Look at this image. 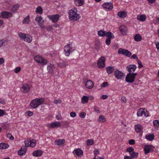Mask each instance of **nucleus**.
<instances>
[{
  "label": "nucleus",
  "mask_w": 159,
  "mask_h": 159,
  "mask_svg": "<svg viewBox=\"0 0 159 159\" xmlns=\"http://www.w3.org/2000/svg\"><path fill=\"white\" fill-rule=\"evenodd\" d=\"M36 12L37 13L42 14L43 13V9L40 7H38L36 8Z\"/></svg>",
  "instance_id": "nucleus-40"
},
{
  "label": "nucleus",
  "mask_w": 159,
  "mask_h": 159,
  "mask_svg": "<svg viewBox=\"0 0 159 159\" xmlns=\"http://www.w3.org/2000/svg\"><path fill=\"white\" fill-rule=\"evenodd\" d=\"M142 39V37L139 34H137L134 36V39L136 41H140Z\"/></svg>",
  "instance_id": "nucleus-27"
},
{
  "label": "nucleus",
  "mask_w": 159,
  "mask_h": 159,
  "mask_svg": "<svg viewBox=\"0 0 159 159\" xmlns=\"http://www.w3.org/2000/svg\"><path fill=\"white\" fill-rule=\"evenodd\" d=\"M75 3L78 6H81L84 3V0H75Z\"/></svg>",
  "instance_id": "nucleus-32"
},
{
  "label": "nucleus",
  "mask_w": 159,
  "mask_h": 159,
  "mask_svg": "<svg viewBox=\"0 0 159 159\" xmlns=\"http://www.w3.org/2000/svg\"><path fill=\"white\" fill-rule=\"evenodd\" d=\"M54 69V65L53 64H50V65L47 67V70L48 72L50 74H52L53 72V70Z\"/></svg>",
  "instance_id": "nucleus-21"
},
{
  "label": "nucleus",
  "mask_w": 159,
  "mask_h": 159,
  "mask_svg": "<svg viewBox=\"0 0 159 159\" xmlns=\"http://www.w3.org/2000/svg\"><path fill=\"white\" fill-rule=\"evenodd\" d=\"M26 114H27V115L28 116H31L33 115V112H32L30 111H28L26 112Z\"/></svg>",
  "instance_id": "nucleus-54"
},
{
  "label": "nucleus",
  "mask_w": 159,
  "mask_h": 159,
  "mask_svg": "<svg viewBox=\"0 0 159 159\" xmlns=\"http://www.w3.org/2000/svg\"><path fill=\"white\" fill-rule=\"evenodd\" d=\"M133 76H132V75H131V73H128L126 75L125 77V81L126 82L132 83L133 82H131L132 80H133Z\"/></svg>",
  "instance_id": "nucleus-17"
},
{
  "label": "nucleus",
  "mask_w": 159,
  "mask_h": 159,
  "mask_svg": "<svg viewBox=\"0 0 159 159\" xmlns=\"http://www.w3.org/2000/svg\"><path fill=\"white\" fill-rule=\"evenodd\" d=\"M20 90L23 93H26L29 92L30 87L29 85L26 84H23L20 88Z\"/></svg>",
  "instance_id": "nucleus-8"
},
{
  "label": "nucleus",
  "mask_w": 159,
  "mask_h": 159,
  "mask_svg": "<svg viewBox=\"0 0 159 159\" xmlns=\"http://www.w3.org/2000/svg\"><path fill=\"white\" fill-rule=\"evenodd\" d=\"M94 143V141L93 140L91 139H88L87 140V144L88 145H91L93 144Z\"/></svg>",
  "instance_id": "nucleus-45"
},
{
  "label": "nucleus",
  "mask_w": 159,
  "mask_h": 159,
  "mask_svg": "<svg viewBox=\"0 0 159 159\" xmlns=\"http://www.w3.org/2000/svg\"><path fill=\"white\" fill-rule=\"evenodd\" d=\"M52 26L51 25H48L46 27V29L48 31H52Z\"/></svg>",
  "instance_id": "nucleus-49"
},
{
  "label": "nucleus",
  "mask_w": 159,
  "mask_h": 159,
  "mask_svg": "<svg viewBox=\"0 0 159 159\" xmlns=\"http://www.w3.org/2000/svg\"><path fill=\"white\" fill-rule=\"evenodd\" d=\"M118 53V54H122L128 57H130L131 55L130 52L128 50L123 49L122 48H120L119 49Z\"/></svg>",
  "instance_id": "nucleus-6"
},
{
  "label": "nucleus",
  "mask_w": 159,
  "mask_h": 159,
  "mask_svg": "<svg viewBox=\"0 0 159 159\" xmlns=\"http://www.w3.org/2000/svg\"><path fill=\"white\" fill-rule=\"evenodd\" d=\"M137 18L138 20L143 21L145 20L146 17L145 15H142L140 16L138 15L137 16Z\"/></svg>",
  "instance_id": "nucleus-30"
},
{
  "label": "nucleus",
  "mask_w": 159,
  "mask_h": 159,
  "mask_svg": "<svg viewBox=\"0 0 159 159\" xmlns=\"http://www.w3.org/2000/svg\"><path fill=\"white\" fill-rule=\"evenodd\" d=\"M21 70L20 67H17L15 69L14 72L16 73H18Z\"/></svg>",
  "instance_id": "nucleus-55"
},
{
  "label": "nucleus",
  "mask_w": 159,
  "mask_h": 159,
  "mask_svg": "<svg viewBox=\"0 0 159 159\" xmlns=\"http://www.w3.org/2000/svg\"><path fill=\"white\" fill-rule=\"evenodd\" d=\"M102 7L106 10H111L113 7V4L110 2H106L102 5Z\"/></svg>",
  "instance_id": "nucleus-12"
},
{
  "label": "nucleus",
  "mask_w": 159,
  "mask_h": 159,
  "mask_svg": "<svg viewBox=\"0 0 159 159\" xmlns=\"http://www.w3.org/2000/svg\"><path fill=\"white\" fill-rule=\"evenodd\" d=\"M61 100L60 99L58 100H55L53 101V102L56 104H57L58 103H61Z\"/></svg>",
  "instance_id": "nucleus-48"
},
{
  "label": "nucleus",
  "mask_w": 159,
  "mask_h": 159,
  "mask_svg": "<svg viewBox=\"0 0 159 159\" xmlns=\"http://www.w3.org/2000/svg\"><path fill=\"white\" fill-rule=\"evenodd\" d=\"M27 148L26 146H22L18 151V154L20 156L25 155L26 152Z\"/></svg>",
  "instance_id": "nucleus-13"
},
{
  "label": "nucleus",
  "mask_w": 159,
  "mask_h": 159,
  "mask_svg": "<svg viewBox=\"0 0 159 159\" xmlns=\"http://www.w3.org/2000/svg\"><path fill=\"white\" fill-rule=\"evenodd\" d=\"M121 100L123 102L125 103L126 101V98L125 97L122 96L121 98Z\"/></svg>",
  "instance_id": "nucleus-63"
},
{
  "label": "nucleus",
  "mask_w": 159,
  "mask_h": 159,
  "mask_svg": "<svg viewBox=\"0 0 159 159\" xmlns=\"http://www.w3.org/2000/svg\"><path fill=\"white\" fill-rule=\"evenodd\" d=\"M3 128L6 130H8L9 129V125L7 124H6L3 126Z\"/></svg>",
  "instance_id": "nucleus-58"
},
{
  "label": "nucleus",
  "mask_w": 159,
  "mask_h": 159,
  "mask_svg": "<svg viewBox=\"0 0 159 159\" xmlns=\"http://www.w3.org/2000/svg\"><path fill=\"white\" fill-rule=\"evenodd\" d=\"M132 159L136 158L138 157V153L137 152H132L130 154Z\"/></svg>",
  "instance_id": "nucleus-39"
},
{
  "label": "nucleus",
  "mask_w": 159,
  "mask_h": 159,
  "mask_svg": "<svg viewBox=\"0 0 159 159\" xmlns=\"http://www.w3.org/2000/svg\"><path fill=\"white\" fill-rule=\"evenodd\" d=\"M75 154L77 156H81L83 154V151L80 149L78 148L74 151Z\"/></svg>",
  "instance_id": "nucleus-31"
},
{
  "label": "nucleus",
  "mask_w": 159,
  "mask_h": 159,
  "mask_svg": "<svg viewBox=\"0 0 159 159\" xmlns=\"http://www.w3.org/2000/svg\"><path fill=\"white\" fill-rule=\"evenodd\" d=\"M85 115L86 113L85 112H82L80 114V116L82 118H84Z\"/></svg>",
  "instance_id": "nucleus-59"
},
{
  "label": "nucleus",
  "mask_w": 159,
  "mask_h": 159,
  "mask_svg": "<svg viewBox=\"0 0 159 159\" xmlns=\"http://www.w3.org/2000/svg\"><path fill=\"white\" fill-rule=\"evenodd\" d=\"M115 76L118 79H119L124 76L123 73L118 70H116L114 72Z\"/></svg>",
  "instance_id": "nucleus-11"
},
{
  "label": "nucleus",
  "mask_w": 159,
  "mask_h": 159,
  "mask_svg": "<svg viewBox=\"0 0 159 159\" xmlns=\"http://www.w3.org/2000/svg\"><path fill=\"white\" fill-rule=\"evenodd\" d=\"M129 143L130 145H134L135 144V140L134 139H130L129 141Z\"/></svg>",
  "instance_id": "nucleus-57"
},
{
  "label": "nucleus",
  "mask_w": 159,
  "mask_h": 159,
  "mask_svg": "<svg viewBox=\"0 0 159 159\" xmlns=\"http://www.w3.org/2000/svg\"><path fill=\"white\" fill-rule=\"evenodd\" d=\"M61 126V124L58 122H54L51 124V127L53 128H58Z\"/></svg>",
  "instance_id": "nucleus-19"
},
{
  "label": "nucleus",
  "mask_w": 159,
  "mask_h": 159,
  "mask_svg": "<svg viewBox=\"0 0 159 159\" xmlns=\"http://www.w3.org/2000/svg\"><path fill=\"white\" fill-rule=\"evenodd\" d=\"M137 61H138V63L139 65L138 68H141L143 67V66L142 64L141 61L140 60H139V59H138Z\"/></svg>",
  "instance_id": "nucleus-47"
},
{
  "label": "nucleus",
  "mask_w": 159,
  "mask_h": 159,
  "mask_svg": "<svg viewBox=\"0 0 159 159\" xmlns=\"http://www.w3.org/2000/svg\"><path fill=\"white\" fill-rule=\"evenodd\" d=\"M42 18L41 16H39V17H37L35 18V20L36 21H38V22H39L40 21H42Z\"/></svg>",
  "instance_id": "nucleus-53"
},
{
  "label": "nucleus",
  "mask_w": 159,
  "mask_h": 159,
  "mask_svg": "<svg viewBox=\"0 0 159 159\" xmlns=\"http://www.w3.org/2000/svg\"><path fill=\"white\" fill-rule=\"evenodd\" d=\"M108 85V83L107 82H104L101 85V86L102 87H106Z\"/></svg>",
  "instance_id": "nucleus-52"
},
{
  "label": "nucleus",
  "mask_w": 159,
  "mask_h": 159,
  "mask_svg": "<svg viewBox=\"0 0 159 159\" xmlns=\"http://www.w3.org/2000/svg\"><path fill=\"white\" fill-rule=\"evenodd\" d=\"M118 15V16L121 18H123L125 17L126 15V13L124 11L119 12Z\"/></svg>",
  "instance_id": "nucleus-36"
},
{
  "label": "nucleus",
  "mask_w": 159,
  "mask_h": 159,
  "mask_svg": "<svg viewBox=\"0 0 159 159\" xmlns=\"http://www.w3.org/2000/svg\"><path fill=\"white\" fill-rule=\"evenodd\" d=\"M154 146L152 145H146L144 146V150L145 155H147L149 152H152L154 151Z\"/></svg>",
  "instance_id": "nucleus-4"
},
{
  "label": "nucleus",
  "mask_w": 159,
  "mask_h": 159,
  "mask_svg": "<svg viewBox=\"0 0 159 159\" xmlns=\"http://www.w3.org/2000/svg\"><path fill=\"white\" fill-rule=\"evenodd\" d=\"M24 40L28 43H30L32 41V37L30 35L26 34Z\"/></svg>",
  "instance_id": "nucleus-33"
},
{
  "label": "nucleus",
  "mask_w": 159,
  "mask_h": 159,
  "mask_svg": "<svg viewBox=\"0 0 159 159\" xmlns=\"http://www.w3.org/2000/svg\"><path fill=\"white\" fill-rule=\"evenodd\" d=\"M105 58L103 57H101L98 60V67L100 68H102L105 66Z\"/></svg>",
  "instance_id": "nucleus-7"
},
{
  "label": "nucleus",
  "mask_w": 159,
  "mask_h": 159,
  "mask_svg": "<svg viewBox=\"0 0 159 159\" xmlns=\"http://www.w3.org/2000/svg\"><path fill=\"white\" fill-rule=\"evenodd\" d=\"M108 98V96L107 95H103L101 96V98L102 99H105Z\"/></svg>",
  "instance_id": "nucleus-62"
},
{
  "label": "nucleus",
  "mask_w": 159,
  "mask_h": 159,
  "mask_svg": "<svg viewBox=\"0 0 159 159\" xmlns=\"http://www.w3.org/2000/svg\"><path fill=\"white\" fill-rule=\"evenodd\" d=\"M57 65L59 67L63 68L65 67L66 66H67L68 64L66 62L63 61L58 63L57 64Z\"/></svg>",
  "instance_id": "nucleus-22"
},
{
  "label": "nucleus",
  "mask_w": 159,
  "mask_h": 159,
  "mask_svg": "<svg viewBox=\"0 0 159 159\" xmlns=\"http://www.w3.org/2000/svg\"><path fill=\"white\" fill-rule=\"evenodd\" d=\"M85 85L87 88L91 89L93 87V83L92 81L88 80L86 82Z\"/></svg>",
  "instance_id": "nucleus-16"
},
{
  "label": "nucleus",
  "mask_w": 159,
  "mask_h": 159,
  "mask_svg": "<svg viewBox=\"0 0 159 159\" xmlns=\"http://www.w3.org/2000/svg\"><path fill=\"white\" fill-rule=\"evenodd\" d=\"M44 100L43 98H36L30 102V107L34 109L37 108L40 105L43 104Z\"/></svg>",
  "instance_id": "nucleus-2"
},
{
  "label": "nucleus",
  "mask_w": 159,
  "mask_h": 159,
  "mask_svg": "<svg viewBox=\"0 0 159 159\" xmlns=\"http://www.w3.org/2000/svg\"><path fill=\"white\" fill-rule=\"evenodd\" d=\"M70 116L71 117H74L76 116V114L75 112H72L70 113Z\"/></svg>",
  "instance_id": "nucleus-61"
},
{
  "label": "nucleus",
  "mask_w": 159,
  "mask_h": 159,
  "mask_svg": "<svg viewBox=\"0 0 159 159\" xmlns=\"http://www.w3.org/2000/svg\"><path fill=\"white\" fill-rule=\"evenodd\" d=\"M30 21V16L28 15L23 20V24H28Z\"/></svg>",
  "instance_id": "nucleus-24"
},
{
  "label": "nucleus",
  "mask_w": 159,
  "mask_h": 159,
  "mask_svg": "<svg viewBox=\"0 0 159 159\" xmlns=\"http://www.w3.org/2000/svg\"><path fill=\"white\" fill-rule=\"evenodd\" d=\"M30 143V146L31 147H34L36 144L35 143V141L34 140H30L29 141Z\"/></svg>",
  "instance_id": "nucleus-43"
},
{
  "label": "nucleus",
  "mask_w": 159,
  "mask_h": 159,
  "mask_svg": "<svg viewBox=\"0 0 159 159\" xmlns=\"http://www.w3.org/2000/svg\"><path fill=\"white\" fill-rule=\"evenodd\" d=\"M4 113L5 112L3 110L0 109V116L3 115Z\"/></svg>",
  "instance_id": "nucleus-64"
},
{
  "label": "nucleus",
  "mask_w": 159,
  "mask_h": 159,
  "mask_svg": "<svg viewBox=\"0 0 159 159\" xmlns=\"http://www.w3.org/2000/svg\"><path fill=\"white\" fill-rule=\"evenodd\" d=\"M111 39L109 38H107L106 40V43L107 45H109L110 44Z\"/></svg>",
  "instance_id": "nucleus-50"
},
{
  "label": "nucleus",
  "mask_w": 159,
  "mask_h": 159,
  "mask_svg": "<svg viewBox=\"0 0 159 159\" xmlns=\"http://www.w3.org/2000/svg\"><path fill=\"white\" fill-rule=\"evenodd\" d=\"M105 36H106L107 38H109L110 39H113L114 37L112 34L110 32L106 31Z\"/></svg>",
  "instance_id": "nucleus-29"
},
{
  "label": "nucleus",
  "mask_w": 159,
  "mask_h": 159,
  "mask_svg": "<svg viewBox=\"0 0 159 159\" xmlns=\"http://www.w3.org/2000/svg\"><path fill=\"white\" fill-rule=\"evenodd\" d=\"M126 151L127 152H129V154H130V153H131L132 152H133L134 151V149L132 147H129L128 148L126 149Z\"/></svg>",
  "instance_id": "nucleus-44"
},
{
  "label": "nucleus",
  "mask_w": 159,
  "mask_h": 159,
  "mask_svg": "<svg viewBox=\"0 0 159 159\" xmlns=\"http://www.w3.org/2000/svg\"><path fill=\"white\" fill-rule=\"evenodd\" d=\"M153 125L155 126H158L159 125V122L158 120H156L153 121Z\"/></svg>",
  "instance_id": "nucleus-46"
},
{
  "label": "nucleus",
  "mask_w": 159,
  "mask_h": 159,
  "mask_svg": "<svg viewBox=\"0 0 159 159\" xmlns=\"http://www.w3.org/2000/svg\"><path fill=\"white\" fill-rule=\"evenodd\" d=\"M119 29L120 32L123 35H125L127 32V28L124 25H121Z\"/></svg>",
  "instance_id": "nucleus-14"
},
{
  "label": "nucleus",
  "mask_w": 159,
  "mask_h": 159,
  "mask_svg": "<svg viewBox=\"0 0 159 159\" xmlns=\"http://www.w3.org/2000/svg\"><path fill=\"white\" fill-rule=\"evenodd\" d=\"M2 143L3 144V145L2 149H6L9 147V145L7 143Z\"/></svg>",
  "instance_id": "nucleus-51"
},
{
  "label": "nucleus",
  "mask_w": 159,
  "mask_h": 159,
  "mask_svg": "<svg viewBox=\"0 0 159 159\" xmlns=\"http://www.w3.org/2000/svg\"><path fill=\"white\" fill-rule=\"evenodd\" d=\"M10 14V13L8 11H3L1 14L2 17L3 18H8Z\"/></svg>",
  "instance_id": "nucleus-20"
},
{
  "label": "nucleus",
  "mask_w": 159,
  "mask_h": 159,
  "mask_svg": "<svg viewBox=\"0 0 159 159\" xmlns=\"http://www.w3.org/2000/svg\"><path fill=\"white\" fill-rule=\"evenodd\" d=\"M75 49L70 46V44H68L65 46L64 48L65 55L66 56H68Z\"/></svg>",
  "instance_id": "nucleus-3"
},
{
  "label": "nucleus",
  "mask_w": 159,
  "mask_h": 159,
  "mask_svg": "<svg viewBox=\"0 0 159 159\" xmlns=\"http://www.w3.org/2000/svg\"><path fill=\"white\" fill-rule=\"evenodd\" d=\"M154 135L153 134L147 135L145 138L149 141H152L154 139Z\"/></svg>",
  "instance_id": "nucleus-23"
},
{
  "label": "nucleus",
  "mask_w": 159,
  "mask_h": 159,
  "mask_svg": "<svg viewBox=\"0 0 159 159\" xmlns=\"http://www.w3.org/2000/svg\"><path fill=\"white\" fill-rule=\"evenodd\" d=\"M137 66L135 65H130L127 66L126 69L129 73L131 74L134 72Z\"/></svg>",
  "instance_id": "nucleus-10"
},
{
  "label": "nucleus",
  "mask_w": 159,
  "mask_h": 159,
  "mask_svg": "<svg viewBox=\"0 0 159 159\" xmlns=\"http://www.w3.org/2000/svg\"><path fill=\"white\" fill-rule=\"evenodd\" d=\"M106 121V120L104 116L102 115H100L99 117V121L102 122H104Z\"/></svg>",
  "instance_id": "nucleus-42"
},
{
  "label": "nucleus",
  "mask_w": 159,
  "mask_h": 159,
  "mask_svg": "<svg viewBox=\"0 0 159 159\" xmlns=\"http://www.w3.org/2000/svg\"><path fill=\"white\" fill-rule=\"evenodd\" d=\"M48 17L52 20V22L55 23L58 21L60 18V16L58 14H55L52 15H48Z\"/></svg>",
  "instance_id": "nucleus-9"
},
{
  "label": "nucleus",
  "mask_w": 159,
  "mask_h": 159,
  "mask_svg": "<svg viewBox=\"0 0 159 159\" xmlns=\"http://www.w3.org/2000/svg\"><path fill=\"white\" fill-rule=\"evenodd\" d=\"M137 73H131V75H132V76H133V80H132V81L131 82H134V79L135 78V76L137 75Z\"/></svg>",
  "instance_id": "nucleus-56"
},
{
  "label": "nucleus",
  "mask_w": 159,
  "mask_h": 159,
  "mask_svg": "<svg viewBox=\"0 0 159 159\" xmlns=\"http://www.w3.org/2000/svg\"><path fill=\"white\" fill-rule=\"evenodd\" d=\"M88 97L87 96H84L82 98V102L84 104L87 103L88 102Z\"/></svg>",
  "instance_id": "nucleus-35"
},
{
  "label": "nucleus",
  "mask_w": 159,
  "mask_h": 159,
  "mask_svg": "<svg viewBox=\"0 0 159 159\" xmlns=\"http://www.w3.org/2000/svg\"><path fill=\"white\" fill-rule=\"evenodd\" d=\"M20 6L18 4H16L14 5L12 9L11 10V11L15 12L19 8Z\"/></svg>",
  "instance_id": "nucleus-28"
},
{
  "label": "nucleus",
  "mask_w": 159,
  "mask_h": 159,
  "mask_svg": "<svg viewBox=\"0 0 159 159\" xmlns=\"http://www.w3.org/2000/svg\"><path fill=\"white\" fill-rule=\"evenodd\" d=\"M114 67L112 66H109L106 68L108 74L111 73L114 71Z\"/></svg>",
  "instance_id": "nucleus-25"
},
{
  "label": "nucleus",
  "mask_w": 159,
  "mask_h": 159,
  "mask_svg": "<svg viewBox=\"0 0 159 159\" xmlns=\"http://www.w3.org/2000/svg\"><path fill=\"white\" fill-rule=\"evenodd\" d=\"M143 129V126L141 125L137 124L135 126V129L137 133H139Z\"/></svg>",
  "instance_id": "nucleus-18"
},
{
  "label": "nucleus",
  "mask_w": 159,
  "mask_h": 159,
  "mask_svg": "<svg viewBox=\"0 0 159 159\" xmlns=\"http://www.w3.org/2000/svg\"><path fill=\"white\" fill-rule=\"evenodd\" d=\"M43 151L42 150H39L34 151L33 152V155L35 157H38L42 155Z\"/></svg>",
  "instance_id": "nucleus-15"
},
{
  "label": "nucleus",
  "mask_w": 159,
  "mask_h": 159,
  "mask_svg": "<svg viewBox=\"0 0 159 159\" xmlns=\"http://www.w3.org/2000/svg\"><path fill=\"white\" fill-rule=\"evenodd\" d=\"M34 60L36 62L41 63L42 65H44L46 64L47 61L43 59L39 56L37 55L34 57Z\"/></svg>",
  "instance_id": "nucleus-5"
},
{
  "label": "nucleus",
  "mask_w": 159,
  "mask_h": 159,
  "mask_svg": "<svg viewBox=\"0 0 159 159\" xmlns=\"http://www.w3.org/2000/svg\"><path fill=\"white\" fill-rule=\"evenodd\" d=\"M144 112L143 109L142 108H140L137 111V116L138 117L141 116H142Z\"/></svg>",
  "instance_id": "nucleus-26"
},
{
  "label": "nucleus",
  "mask_w": 159,
  "mask_h": 159,
  "mask_svg": "<svg viewBox=\"0 0 159 159\" xmlns=\"http://www.w3.org/2000/svg\"><path fill=\"white\" fill-rule=\"evenodd\" d=\"M106 31L102 30H101L98 31V34L100 36L104 37L105 36Z\"/></svg>",
  "instance_id": "nucleus-37"
},
{
  "label": "nucleus",
  "mask_w": 159,
  "mask_h": 159,
  "mask_svg": "<svg viewBox=\"0 0 159 159\" xmlns=\"http://www.w3.org/2000/svg\"><path fill=\"white\" fill-rule=\"evenodd\" d=\"M77 10L75 8L73 9L68 11L69 18L71 20L74 21L78 20L80 18L79 14L77 13Z\"/></svg>",
  "instance_id": "nucleus-1"
},
{
  "label": "nucleus",
  "mask_w": 159,
  "mask_h": 159,
  "mask_svg": "<svg viewBox=\"0 0 159 159\" xmlns=\"http://www.w3.org/2000/svg\"><path fill=\"white\" fill-rule=\"evenodd\" d=\"M26 35V34L21 33H18V36L20 37V39L23 40L25 39Z\"/></svg>",
  "instance_id": "nucleus-41"
},
{
  "label": "nucleus",
  "mask_w": 159,
  "mask_h": 159,
  "mask_svg": "<svg viewBox=\"0 0 159 159\" xmlns=\"http://www.w3.org/2000/svg\"><path fill=\"white\" fill-rule=\"evenodd\" d=\"M25 146H26V148H27V146L29 147L30 145V143L29 141H25L24 142Z\"/></svg>",
  "instance_id": "nucleus-60"
},
{
  "label": "nucleus",
  "mask_w": 159,
  "mask_h": 159,
  "mask_svg": "<svg viewBox=\"0 0 159 159\" xmlns=\"http://www.w3.org/2000/svg\"><path fill=\"white\" fill-rule=\"evenodd\" d=\"M99 46V41L98 40H96L95 42V47L97 51H98Z\"/></svg>",
  "instance_id": "nucleus-38"
},
{
  "label": "nucleus",
  "mask_w": 159,
  "mask_h": 159,
  "mask_svg": "<svg viewBox=\"0 0 159 159\" xmlns=\"http://www.w3.org/2000/svg\"><path fill=\"white\" fill-rule=\"evenodd\" d=\"M65 142V139H58L56 140L55 142L56 143V144L58 145H61L63 144Z\"/></svg>",
  "instance_id": "nucleus-34"
}]
</instances>
